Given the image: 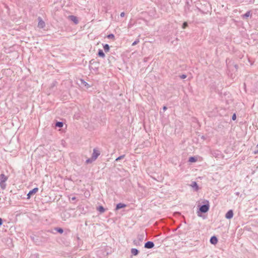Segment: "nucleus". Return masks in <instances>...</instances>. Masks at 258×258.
Masks as SVG:
<instances>
[{
    "label": "nucleus",
    "mask_w": 258,
    "mask_h": 258,
    "mask_svg": "<svg viewBox=\"0 0 258 258\" xmlns=\"http://www.w3.org/2000/svg\"><path fill=\"white\" fill-rule=\"evenodd\" d=\"M145 238L144 234H140L138 235L137 238L133 240L134 245L137 246H141L142 245V242L143 241Z\"/></svg>",
    "instance_id": "1"
},
{
    "label": "nucleus",
    "mask_w": 258,
    "mask_h": 258,
    "mask_svg": "<svg viewBox=\"0 0 258 258\" xmlns=\"http://www.w3.org/2000/svg\"><path fill=\"white\" fill-rule=\"evenodd\" d=\"M209 204L208 201H206L205 204L200 207V211L201 213H205L209 210Z\"/></svg>",
    "instance_id": "2"
},
{
    "label": "nucleus",
    "mask_w": 258,
    "mask_h": 258,
    "mask_svg": "<svg viewBox=\"0 0 258 258\" xmlns=\"http://www.w3.org/2000/svg\"><path fill=\"white\" fill-rule=\"evenodd\" d=\"M38 27L40 29L43 28L45 26V23L44 21L40 17H38Z\"/></svg>",
    "instance_id": "3"
},
{
    "label": "nucleus",
    "mask_w": 258,
    "mask_h": 258,
    "mask_svg": "<svg viewBox=\"0 0 258 258\" xmlns=\"http://www.w3.org/2000/svg\"><path fill=\"white\" fill-rule=\"evenodd\" d=\"M154 245L153 242L149 241L145 243L144 247L146 248L150 249L153 248Z\"/></svg>",
    "instance_id": "4"
},
{
    "label": "nucleus",
    "mask_w": 258,
    "mask_h": 258,
    "mask_svg": "<svg viewBox=\"0 0 258 258\" xmlns=\"http://www.w3.org/2000/svg\"><path fill=\"white\" fill-rule=\"evenodd\" d=\"M100 155V152L98 150H97L96 149H94L93 150V152L92 155V157H93V159L96 160L97 157Z\"/></svg>",
    "instance_id": "5"
},
{
    "label": "nucleus",
    "mask_w": 258,
    "mask_h": 258,
    "mask_svg": "<svg viewBox=\"0 0 258 258\" xmlns=\"http://www.w3.org/2000/svg\"><path fill=\"white\" fill-rule=\"evenodd\" d=\"M69 19L72 22H73L75 24H77L79 23V21L76 16L74 15H71L69 16Z\"/></svg>",
    "instance_id": "6"
},
{
    "label": "nucleus",
    "mask_w": 258,
    "mask_h": 258,
    "mask_svg": "<svg viewBox=\"0 0 258 258\" xmlns=\"http://www.w3.org/2000/svg\"><path fill=\"white\" fill-rule=\"evenodd\" d=\"M233 216V212L232 210H229L225 215V218L227 219H231Z\"/></svg>",
    "instance_id": "7"
},
{
    "label": "nucleus",
    "mask_w": 258,
    "mask_h": 258,
    "mask_svg": "<svg viewBox=\"0 0 258 258\" xmlns=\"http://www.w3.org/2000/svg\"><path fill=\"white\" fill-rule=\"evenodd\" d=\"M38 190V188L37 187H35L30 190L28 194H27V199H30L31 195L35 194L36 192H37Z\"/></svg>",
    "instance_id": "8"
},
{
    "label": "nucleus",
    "mask_w": 258,
    "mask_h": 258,
    "mask_svg": "<svg viewBox=\"0 0 258 258\" xmlns=\"http://www.w3.org/2000/svg\"><path fill=\"white\" fill-rule=\"evenodd\" d=\"M210 241L212 244H216L218 242V238L215 236H213L211 237Z\"/></svg>",
    "instance_id": "9"
},
{
    "label": "nucleus",
    "mask_w": 258,
    "mask_h": 258,
    "mask_svg": "<svg viewBox=\"0 0 258 258\" xmlns=\"http://www.w3.org/2000/svg\"><path fill=\"white\" fill-rule=\"evenodd\" d=\"M8 177L5 175L4 174H1L0 175V182H6L7 180Z\"/></svg>",
    "instance_id": "10"
},
{
    "label": "nucleus",
    "mask_w": 258,
    "mask_h": 258,
    "mask_svg": "<svg viewBox=\"0 0 258 258\" xmlns=\"http://www.w3.org/2000/svg\"><path fill=\"white\" fill-rule=\"evenodd\" d=\"M126 205L123 203H119L116 205L115 210H118L121 208H125Z\"/></svg>",
    "instance_id": "11"
},
{
    "label": "nucleus",
    "mask_w": 258,
    "mask_h": 258,
    "mask_svg": "<svg viewBox=\"0 0 258 258\" xmlns=\"http://www.w3.org/2000/svg\"><path fill=\"white\" fill-rule=\"evenodd\" d=\"M131 251V253L133 255H137L139 253V251L137 249L134 248H132Z\"/></svg>",
    "instance_id": "12"
},
{
    "label": "nucleus",
    "mask_w": 258,
    "mask_h": 258,
    "mask_svg": "<svg viewBox=\"0 0 258 258\" xmlns=\"http://www.w3.org/2000/svg\"><path fill=\"white\" fill-rule=\"evenodd\" d=\"M251 15V11H248L245 14L242 15V17L243 19H247V18H248Z\"/></svg>",
    "instance_id": "13"
},
{
    "label": "nucleus",
    "mask_w": 258,
    "mask_h": 258,
    "mask_svg": "<svg viewBox=\"0 0 258 258\" xmlns=\"http://www.w3.org/2000/svg\"><path fill=\"white\" fill-rule=\"evenodd\" d=\"M191 186L195 188L196 191H197L199 189L198 184L196 181H192L191 182Z\"/></svg>",
    "instance_id": "14"
},
{
    "label": "nucleus",
    "mask_w": 258,
    "mask_h": 258,
    "mask_svg": "<svg viewBox=\"0 0 258 258\" xmlns=\"http://www.w3.org/2000/svg\"><path fill=\"white\" fill-rule=\"evenodd\" d=\"M97 210L100 212V213H103L105 212V209L104 208V207L102 206H99L97 208Z\"/></svg>",
    "instance_id": "15"
},
{
    "label": "nucleus",
    "mask_w": 258,
    "mask_h": 258,
    "mask_svg": "<svg viewBox=\"0 0 258 258\" xmlns=\"http://www.w3.org/2000/svg\"><path fill=\"white\" fill-rule=\"evenodd\" d=\"M98 55L102 57H104L105 56V54L102 50L99 49L98 51Z\"/></svg>",
    "instance_id": "16"
},
{
    "label": "nucleus",
    "mask_w": 258,
    "mask_h": 258,
    "mask_svg": "<svg viewBox=\"0 0 258 258\" xmlns=\"http://www.w3.org/2000/svg\"><path fill=\"white\" fill-rule=\"evenodd\" d=\"M103 48H104V51L107 52H108L109 50V46L108 44H105L104 46H103Z\"/></svg>",
    "instance_id": "17"
},
{
    "label": "nucleus",
    "mask_w": 258,
    "mask_h": 258,
    "mask_svg": "<svg viewBox=\"0 0 258 258\" xmlns=\"http://www.w3.org/2000/svg\"><path fill=\"white\" fill-rule=\"evenodd\" d=\"M63 125V123L61 121H57L55 123V126L58 127H62Z\"/></svg>",
    "instance_id": "18"
},
{
    "label": "nucleus",
    "mask_w": 258,
    "mask_h": 258,
    "mask_svg": "<svg viewBox=\"0 0 258 258\" xmlns=\"http://www.w3.org/2000/svg\"><path fill=\"white\" fill-rule=\"evenodd\" d=\"M95 159H93V157H91V158H89L86 161V163L87 164H89V163H91V162H92L93 161H95Z\"/></svg>",
    "instance_id": "19"
},
{
    "label": "nucleus",
    "mask_w": 258,
    "mask_h": 258,
    "mask_svg": "<svg viewBox=\"0 0 258 258\" xmlns=\"http://www.w3.org/2000/svg\"><path fill=\"white\" fill-rule=\"evenodd\" d=\"M0 186L3 189H4L6 187V184L5 182H0Z\"/></svg>",
    "instance_id": "20"
},
{
    "label": "nucleus",
    "mask_w": 258,
    "mask_h": 258,
    "mask_svg": "<svg viewBox=\"0 0 258 258\" xmlns=\"http://www.w3.org/2000/svg\"><path fill=\"white\" fill-rule=\"evenodd\" d=\"M197 161V159L194 157H190L189 158L188 161L190 162H195Z\"/></svg>",
    "instance_id": "21"
},
{
    "label": "nucleus",
    "mask_w": 258,
    "mask_h": 258,
    "mask_svg": "<svg viewBox=\"0 0 258 258\" xmlns=\"http://www.w3.org/2000/svg\"><path fill=\"white\" fill-rule=\"evenodd\" d=\"M55 230L59 233H62L63 232V230L61 228H55Z\"/></svg>",
    "instance_id": "22"
},
{
    "label": "nucleus",
    "mask_w": 258,
    "mask_h": 258,
    "mask_svg": "<svg viewBox=\"0 0 258 258\" xmlns=\"http://www.w3.org/2000/svg\"><path fill=\"white\" fill-rule=\"evenodd\" d=\"M125 157V155H122L121 156H119L118 157H117L116 159H115V161H118L121 159H122L124 158V157Z\"/></svg>",
    "instance_id": "23"
},
{
    "label": "nucleus",
    "mask_w": 258,
    "mask_h": 258,
    "mask_svg": "<svg viewBox=\"0 0 258 258\" xmlns=\"http://www.w3.org/2000/svg\"><path fill=\"white\" fill-rule=\"evenodd\" d=\"M107 38L109 39H114V35L113 34H110L107 35Z\"/></svg>",
    "instance_id": "24"
},
{
    "label": "nucleus",
    "mask_w": 258,
    "mask_h": 258,
    "mask_svg": "<svg viewBox=\"0 0 258 258\" xmlns=\"http://www.w3.org/2000/svg\"><path fill=\"white\" fill-rule=\"evenodd\" d=\"M187 26H188V24H187V22H184L182 24V28L183 29H185L187 27Z\"/></svg>",
    "instance_id": "25"
},
{
    "label": "nucleus",
    "mask_w": 258,
    "mask_h": 258,
    "mask_svg": "<svg viewBox=\"0 0 258 258\" xmlns=\"http://www.w3.org/2000/svg\"><path fill=\"white\" fill-rule=\"evenodd\" d=\"M139 42V39H137L136 40V41H135L133 43H132V46H135L136 45V44H137Z\"/></svg>",
    "instance_id": "26"
},
{
    "label": "nucleus",
    "mask_w": 258,
    "mask_h": 258,
    "mask_svg": "<svg viewBox=\"0 0 258 258\" xmlns=\"http://www.w3.org/2000/svg\"><path fill=\"white\" fill-rule=\"evenodd\" d=\"M179 77L180 79H185L187 77V76L186 75L182 74V75L179 76Z\"/></svg>",
    "instance_id": "27"
},
{
    "label": "nucleus",
    "mask_w": 258,
    "mask_h": 258,
    "mask_svg": "<svg viewBox=\"0 0 258 258\" xmlns=\"http://www.w3.org/2000/svg\"><path fill=\"white\" fill-rule=\"evenodd\" d=\"M236 118V115L235 113H234L232 116V119L235 120Z\"/></svg>",
    "instance_id": "28"
},
{
    "label": "nucleus",
    "mask_w": 258,
    "mask_h": 258,
    "mask_svg": "<svg viewBox=\"0 0 258 258\" xmlns=\"http://www.w3.org/2000/svg\"><path fill=\"white\" fill-rule=\"evenodd\" d=\"M125 15V13L124 12H121L120 14V17H123Z\"/></svg>",
    "instance_id": "29"
},
{
    "label": "nucleus",
    "mask_w": 258,
    "mask_h": 258,
    "mask_svg": "<svg viewBox=\"0 0 258 258\" xmlns=\"http://www.w3.org/2000/svg\"><path fill=\"white\" fill-rule=\"evenodd\" d=\"M3 224V220L2 218H0V226H1Z\"/></svg>",
    "instance_id": "30"
},
{
    "label": "nucleus",
    "mask_w": 258,
    "mask_h": 258,
    "mask_svg": "<svg viewBox=\"0 0 258 258\" xmlns=\"http://www.w3.org/2000/svg\"><path fill=\"white\" fill-rule=\"evenodd\" d=\"M167 109V107H166V106H164L163 107V110H164V111H165Z\"/></svg>",
    "instance_id": "31"
},
{
    "label": "nucleus",
    "mask_w": 258,
    "mask_h": 258,
    "mask_svg": "<svg viewBox=\"0 0 258 258\" xmlns=\"http://www.w3.org/2000/svg\"><path fill=\"white\" fill-rule=\"evenodd\" d=\"M254 153L255 154H258V150L254 151Z\"/></svg>",
    "instance_id": "32"
},
{
    "label": "nucleus",
    "mask_w": 258,
    "mask_h": 258,
    "mask_svg": "<svg viewBox=\"0 0 258 258\" xmlns=\"http://www.w3.org/2000/svg\"><path fill=\"white\" fill-rule=\"evenodd\" d=\"M76 197H74L72 198V200L74 201L76 200Z\"/></svg>",
    "instance_id": "33"
},
{
    "label": "nucleus",
    "mask_w": 258,
    "mask_h": 258,
    "mask_svg": "<svg viewBox=\"0 0 258 258\" xmlns=\"http://www.w3.org/2000/svg\"><path fill=\"white\" fill-rule=\"evenodd\" d=\"M83 83L85 84V86H86L87 85H88V84H87L86 82L83 81Z\"/></svg>",
    "instance_id": "34"
},
{
    "label": "nucleus",
    "mask_w": 258,
    "mask_h": 258,
    "mask_svg": "<svg viewBox=\"0 0 258 258\" xmlns=\"http://www.w3.org/2000/svg\"><path fill=\"white\" fill-rule=\"evenodd\" d=\"M93 60V59H91V60L90 61V63H91V61H92Z\"/></svg>",
    "instance_id": "35"
}]
</instances>
